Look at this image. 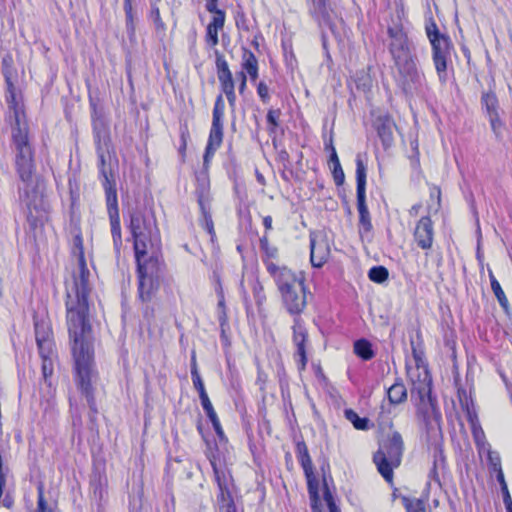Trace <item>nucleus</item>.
<instances>
[{
	"label": "nucleus",
	"instance_id": "obj_1",
	"mask_svg": "<svg viewBox=\"0 0 512 512\" xmlns=\"http://www.w3.org/2000/svg\"><path fill=\"white\" fill-rule=\"evenodd\" d=\"M74 242L78 250V271L73 274V281L66 289L67 326L75 382L86 397L89 408L96 413L93 385L98 379V373L94 361V336L89 313L90 271L86 265L81 237L76 236Z\"/></svg>",
	"mask_w": 512,
	"mask_h": 512
},
{
	"label": "nucleus",
	"instance_id": "obj_2",
	"mask_svg": "<svg viewBox=\"0 0 512 512\" xmlns=\"http://www.w3.org/2000/svg\"><path fill=\"white\" fill-rule=\"evenodd\" d=\"M12 140L16 151L17 173L23 182V187L19 189L20 198L24 199L29 209L32 206L36 208L39 196L33 181L34 152L29 140L28 125L12 127Z\"/></svg>",
	"mask_w": 512,
	"mask_h": 512
},
{
	"label": "nucleus",
	"instance_id": "obj_3",
	"mask_svg": "<svg viewBox=\"0 0 512 512\" xmlns=\"http://www.w3.org/2000/svg\"><path fill=\"white\" fill-rule=\"evenodd\" d=\"M266 270L277 286L286 311L290 315H300L307 305V289L303 275L270 261L266 262Z\"/></svg>",
	"mask_w": 512,
	"mask_h": 512
},
{
	"label": "nucleus",
	"instance_id": "obj_4",
	"mask_svg": "<svg viewBox=\"0 0 512 512\" xmlns=\"http://www.w3.org/2000/svg\"><path fill=\"white\" fill-rule=\"evenodd\" d=\"M404 443L399 432H393L391 437L380 445L373 456V461L381 476L389 483L393 481V470L401 463Z\"/></svg>",
	"mask_w": 512,
	"mask_h": 512
},
{
	"label": "nucleus",
	"instance_id": "obj_5",
	"mask_svg": "<svg viewBox=\"0 0 512 512\" xmlns=\"http://www.w3.org/2000/svg\"><path fill=\"white\" fill-rule=\"evenodd\" d=\"M129 229L134 240L135 253L148 254V246L158 234L156 221L136 210L130 214Z\"/></svg>",
	"mask_w": 512,
	"mask_h": 512
},
{
	"label": "nucleus",
	"instance_id": "obj_6",
	"mask_svg": "<svg viewBox=\"0 0 512 512\" xmlns=\"http://www.w3.org/2000/svg\"><path fill=\"white\" fill-rule=\"evenodd\" d=\"M225 112V103L223 96L219 94L216 97L213 113L212 125L209 133L208 143L203 156V164L208 166L210 159L214 156L216 150L221 146L223 141V117Z\"/></svg>",
	"mask_w": 512,
	"mask_h": 512
},
{
	"label": "nucleus",
	"instance_id": "obj_7",
	"mask_svg": "<svg viewBox=\"0 0 512 512\" xmlns=\"http://www.w3.org/2000/svg\"><path fill=\"white\" fill-rule=\"evenodd\" d=\"M356 182L359 233L363 238L364 234H368L372 231V223L370 213L366 205V166L359 156L356 158Z\"/></svg>",
	"mask_w": 512,
	"mask_h": 512
},
{
	"label": "nucleus",
	"instance_id": "obj_8",
	"mask_svg": "<svg viewBox=\"0 0 512 512\" xmlns=\"http://www.w3.org/2000/svg\"><path fill=\"white\" fill-rule=\"evenodd\" d=\"M388 35L391 39L389 51L393 57L395 65L415 58L412 55L408 37L401 27H389Z\"/></svg>",
	"mask_w": 512,
	"mask_h": 512
},
{
	"label": "nucleus",
	"instance_id": "obj_9",
	"mask_svg": "<svg viewBox=\"0 0 512 512\" xmlns=\"http://www.w3.org/2000/svg\"><path fill=\"white\" fill-rule=\"evenodd\" d=\"M403 90L406 93L417 91L423 83L424 75L417 69L415 58L406 62L397 64Z\"/></svg>",
	"mask_w": 512,
	"mask_h": 512
},
{
	"label": "nucleus",
	"instance_id": "obj_10",
	"mask_svg": "<svg viewBox=\"0 0 512 512\" xmlns=\"http://www.w3.org/2000/svg\"><path fill=\"white\" fill-rule=\"evenodd\" d=\"M309 14L320 27L327 26L334 32L336 13L331 7L330 0H307Z\"/></svg>",
	"mask_w": 512,
	"mask_h": 512
},
{
	"label": "nucleus",
	"instance_id": "obj_11",
	"mask_svg": "<svg viewBox=\"0 0 512 512\" xmlns=\"http://www.w3.org/2000/svg\"><path fill=\"white\" fill-rule=\"evenodd\" d=\"M431 46L435 69L439 76V80L444 83L447 80V60L450 57L451 53V41L449 37L442 38L441 40H437L436 42L433 41V43H431Z\"/></svg>",
	"mask_w": 512,
	"mask_h": 512
},
{
	"label": "nucleus",
	"instance_id": "obj_12",
	"mask_svg": "<svg viewBox=\"0 0 512 512\" xmlns=\"http://www.w3.org/2000/svg\"><path fill=\"white\" fill-rule=\"evenodd\" d=\"M137 277L140 279L159 280L162 272V262L158 256L147 254H136Z\"/></svg>",
	"mask_w": 512,
	"mask_h": 512
},
{
	"label": "nucleus",
	"instance_id": "obj_13",
	"mask_svg": "<svg viewBox=\"0 0 512 512\" xmlns=\"http://www.w3.org/2000/svg\"><path fill=\"white\" fill-rule=\"evenodd\" d=\"M434 226L429 216L421 217L416 223L413 238L417 246L422 250H430L434 242Z\"/></svg>",
	"mask_w": 512,
	"mask_h": 512
},
{
	"label": "nucleus",
	"instance_id": "obj_14",
	"mask_svg": "<svg viewBox=\"0 0 512 512\" xmlns=\"http://www.w3.org/2000/svg\"><path fill=\"white\" fill-rule=\"evenodd\" d=\"M330 248L328 242L323 237L310 234V261L313 267L320 268L328 260Z\"/></svg>",
	"mask_w": 512,
	"mask_h": 512
},
{
	"label": "nucleus",
	"instance_id": "obj_15",
	"mask_svg": "<svg viewBox=\"0 0 512 512\" xmlns=\"http://www.w3.org/2000/svg\"><path fill=\"white\" fill-rule=\"evenodd\" d=\"M6 83V101L8 103L9 111L12 113V117L14 118V124L12 127L27 125L22 105L17 101L15 88L9 77H6Z\"/></svg>",
	"mask_w": 512,
	"mask_h": 512
},
{
	"label": "nucleus",
	"instance_id": "obj_16",
	"mask_svg": "<svg viewBox=\"0 0 512 512\" xmlns=\"http://www.w3.org/2000/svg\"><path fill=\"white\" fill-rule=\"evenodd\" d=\"M214 54L216 58L215 64L217 69V77L220 83L221 90L223 92L234 90V79L224 55L221 54L218 50H215Z\"/></svg>",
	"mask_w": 512,
	"mask_h": 512
},
{
	"label": "nucleus",
	"instance_id": "obj_17",
	"mask_svg": "<svg viewBox=\"0 0 512 512\" xmlns=\"http://www.w3.org/2000/svg\"><path fill=\"white\" fill-rule=\"evenodd\" d=\"M104 178L103 187L106 196L107 212L109 217L119 216L118 199L115 182L110 179L108 172L102 169Z\"/></svg>",
	"mask_w": 512,
	"mask_h": 512
},
{
	"label": "nucleus",
	"instance_id": "obj_18",
	"mask_svg": "<svg viewBox=\"0 0 512 512\" xmlns=\"http://www.w3.org/2000/svg\"><path fill=\"white\" fill-rule=\"evenodd\" d=\"M307 337V331L303 327L301 321L298 318H295L293 325V342L297 347V354L300 357L301 369H304L307 364V356L305 349Z\"/></svg>",
	"mask_w": 512,
	"mask_h": 512
},
{
	"label": "nucleus",
	"instance_id": "obj_19",
	"mask_svg": "<svg viewBox=\"0 0 512 512\" xmlns=\"http://www.w3.org/2000/svg\"><path fill=\"white\" fill-rule=\"evenodd\" d=\"M296 452H297L298 459L301 463V466L304 470L305 476L307 478L309 492L311 494L312 493L316 494V491H313L314 490L313 464H312V460L309 455L308 448H307L306 444L304 442H298L296 445Z\"/></svg>",
	"mask_w": 512,
	"mask_h": 512
},
{
	"label": "nucleus",
	"instance_id": "obj_20",
	"mask_svg": "<svg viewBox=\"0 0 512 512\" xmlns=\"http://www.w3.org/2000/svg\"><path fill=\"white\" fill-rule=\"evenodd\" d=\"M93 112H92V125L94 132V141L96 145L102 144V141L105 142L108 133L107 123L103 115L97 110L96 105L94 103L91 104Z\"/></svg>",
	"mask_w": 512,
	"mask_h": 512
},
{
	"label": "nucleus",
	"instance_id": "obj_21",
	"mask_svg": "<svg viewBox=\"0 0 512 512\" xmlns=\"http://www.w3.org/2000/svg\"><path fill=\"white\" fill-rule=\"evenodd\" d=\"M158 288L159 280L138 278V298L143 303L150 302Z\"/></svg>",
	"mask_w": 512,
	"mask_h": 512
},
{
	"label": "nucleus",
	"instance_id": "obj_22",
	"mask_svg": "<svg viewBox=\"0 0 512 512\" xmlns=\"http://www.w3.org/2000/svg\"><path fill=\"white\" fill-rule=\"evenodd\" d=\"M394 122L390 118H379L377 122V132L385 148H389L393 143Z\"/></svg>",
	"mask_w": 512,
	"mask_h": 512
},
{
	"label": "nucleus",
	"instance_id": "obj_23",
	"mask_svg": "<svg viewBox=\"0 0 512 512\" xmlns=\"http://www.w3.org/2000/svg\"><path fill=\"white\" fill-rule=\"evenodd\" d=\"M458 398L461 408L465 411L469 423L478 421V415L474 406V402L470 395L464 389L458 390Z\"/></svg>",
	"mask_w": 512,
	"mask_h": 512
},
{
	"label": "nucleus",
	"instance_id": "obj_24",
	"mask_svg": "<svg viewBox=\"0 0 512 512\" xmlns=\"http://www.w3.org/2000/svg\"><path fill=\"white\" fill-rule=\"evenodd\" d=\"M387 397L391 404L396 405L407 400V389L401 380H397L387 389Z\"/></svg>",
	"mask_w": 512,
	"mask_h": 512
},
{
	"label": "nucleus",
	"instance_id": "obj_25",
	"mask_svg": "<svg viewBox=\"0 0 512 512\" xmlns=\"http://www.w3.org/2000/svg\"><path fill=\"white\" fill-rule=\"evenodd\" d=\"M489 279L491 283V289L499 302V305L503 308V310L508 313L509 311V301L500 285L498 280L495 278L491 269H488Z\"/></svg>",
	"mask_w": 512,
	"mask_h": 512
},
{
	"label": "nucleus",
	"instance_id": "obj_26",
	"mask_svg": "<svg viewBox=\"0 0 512 512\" xmlns=\"http://www.w3.org/2000/svg\"><path fill=\"white\" fill-rule=\"evenodd\" d=\"M481 104L485 108L488 117L499 115V103L494 92H484L481 97Z\"/></svg>",
	"mask_w": 512,
	"mask_h": 512
},
{
	"label": "nucleus",
	"instance_id": "obj_27",
	"mask_svg": "<svg viewBox=\"0 0 512 512\" xmlns=\"http://www.w3.org/2000/svg\"><path fill=\"white\" fill-rule=\"evenodd\" d=\"M201 405L203 407V410L205 411L207 417L209 418V420L211 421L212 423V426L215 430V433L217 434V436L219 438H223L224 437V432H223V429L221 427V424H220V421L218 419V416L212 406V403L210 401V399L206 400V401H203L201 402Z\"/></svg>",
	"mask_w": 512,
	"mask_h": 512
},
{
	"label": "nucleus",
	"instance_id": "obj_28",
	"mask_svg": "<svg viewBox=\"0 0 512 512\" xmlns=\"http://www.w3.org/2000/svg\"><path fill=\"white\" fill-rule=\"evenodd\" d=\"M198 204L200 206V209H201V212L203 215V221H204L203 226L207 230V232L213 237L215 235L214 225H213L211 214L209 212L208 201L205 199L203 193H201L198 196Z\"/></svg>",
	"mask_w": 512,
	"mask_h": 512
},
{
	"label": "nucleus",
	"instance_id": "obj_29",
	"mask_svg": "<svg viewBox=\"0 0 512 512\" xmlns=\"http://www.w3.org/2000/svg\"><path fill=\"white\" fill-rule=\"evenodd\" d=\"M243 69L248 73L251 80H256L258 77V61L256 56L248 50H245L243 56Z\"/></svg>",
	"mask_w": 512,
	"mask_h": 512
},
{
	"label": "nucleus",
	"instance_id": "obj_30",
	"mask_svg": "<svg viewBox=\"0 0 512 512\" xmlns=\"http://www.w3.org/2000/svg\"><path fill=\"white\" fill-rule=\"evenodd\" d=\"M354 352L361 359L367 361L374 357L371 343L366 339H359L354 343Z\"/></svg>",
	"mask_w": 512,
	"mask_h": 512
},
{
	"label": "nucleus",
	"instance_id": "obj_31",
	"mask_svg": "<svg viewBox=\"0 0 512 512\" xmlns=\"http://www.w3.org/2000/svg\"><path fill=\"white\" fill-rule=\"evenodd\" d=\"M424 390H426L425 394L427 396V402H428V404H427L428 407L424 411V421H425L426 425H429L430 415H432L434 417L436 422H439L441 419V414L436 408L435 399H433L431 396L430 388H427V389L424 388Z\"/></svg>",
	"mask_w": 512,
	"mask_h": 512
},
{
	"label": "nucleus",
	"instance_id": "obj_32",
	"mask_svg": "<svg viewBox=\"0 0 512 512\" xmlns=\"http://www.w3.org/2000/svg\"><path fill=\"white\" fill-rule=\"evenodd\" d=\"M211 466L213 468L215 480L220 491L219 495L230 493L225 472L217 467L215 461H211Z\"/></svg>",
	"mask_w": 512,
	"mask_h": 512
},
{
	"label": "nucleus",
	"instance_id": "obj_33",
	"mask_svg": "<svg viewBox=\"0 0 512 512\" xmlns=\"http://www.w3.org/2000/svg\"><path fill=\"white\" fill-rule=\"evenodd\" d=\"M344 413H345L346 419L349 420L356 429H358V430L368 429L369 420L367 418L359 417V415L352 409H346Z\"/></svg>",
	"mask_w": 512,
	"mask_h": 512
},
{
	"label": "nucleus",
	"instance_id": "obj_34",
	"mask_svg": "<svg viewBox=\"0 0 512 512\" xmlns=\"http://www.w3.org/2000/svg\"><path fill=\"white\" fill-rule=\"evenodd\" d=\"M494 470L497 472L496 479L500 484L503 501H506V499H512L507 483L505 481L504 473L502 471L499 459H497V463L494 464Z\"/></svg>",
	"mask_w": 512,
	"mask_h": 512
},
{
	"label": "nucleus",
	"instance_id": "obj_35",
	"mask_svg": "<svg viewBox=\"0 0 512 512\" xmlns=\"http://www.w3.org/2000/svg\"><path fill=\"white\" fill-rule=\"evenodd\" d=\"M109 219H110V224H111V234H112V238H113V243H114L115 248L118 250L122 244L120 217L114 216V217H109Z\"/></svg>",
	"mask_w": 512,
	"mask_h": 512
},
{
	"label": "nucleus",
	"instance_id": "obj_36",
	"mask_svg": "<svg viewBox=\"0 0 512 512\" xmlns=\"http://www.w3.org/2000/svg\"><path fill=\"white\" fill-rule=\"evenodd\" d=\"M389 272L384 266H374L368 272V277L375 283H383L388 279Z\"/></svg>",
	"mask_w": 512,
	"mask_h": 512
},
{
	"label": "nucleus",
	"instance_id": "obj_37",
	"mask_svg": "<svg viewBox=\"0 0 512 512\" xmlns=\"http://www.w3.org/2000/svg\"><path fill=\"white\" fill-rule=\"evenodd\" d=\"M217 500L219 512H236L231 493L219 495Z\"/></svg>",
	"mask_w": 512,
	"mask_h": 512
},
{
	"label": "nucleus",
	"instance_id": "obj_38",
	"mask_svg": "<svg viewBox=\"0 0 512 512\" xmlns=\"http://www.w3.org/2000/svg\"><path fill=\"white\" fill-rule=\"evenodd\" d=\"M38 490V499H37V509L36 512H57L55 509V505L48 504L44 497V487L40 484L37 488Z\"/></svg>",
	"mask_w": 512,
	"mask_h": 512
},
{
	"label": "nucleus",
	"instance_id": "obj_39",
	"mask_svg": "<svg viewBox=\"0 0 512 512\" xmlns=\"http://www.w3.org/2000/svg\"><path fill=\"white\" fill-rule=\"evenodd\" d=\"M51 330L45 323H35V338L37 343L52 341Z\"/></svg>",
	"mask_w": 512,
	"mask_h": 512
},
{
	"label": "nucleus",
	"instance_id": "obj_40",
	"mask_svg": "<svg viewBox=\"0 0 512 512\" xmlns=\"http://www.w3.org/2000/svg\"><path fill=\"white\" fill-rule=\"evenodd\" d=\"M425 31H426V35L430 41V44L433 43V41L436 42L437 40H441L442 38L448 37L439 32V29H438L435 21L432 18H430L429 21L426 23Z\"/></svg>",
	"mask_w": 512,
	"mask_h": 512
},
{
	"label": "nucleus",
	"instance_id": "obj_41",
	"mask_svg": "<svg viewBox=\"0 0 512 512\" xmlns=\"http://www.w3.org/2000/svg\"><path fill=\"white\" fill-rule=\"evenodd\" d=\"M124 11H125V16H126V29H127V32L130 35H133L134 32H135V24H134L135 13H134L133 8H132L131 0L124 1Z\"/></svg>",
	"mask_w": 512,
	"mask_h": 512
},
{
	"label": "nucleus",
	"instance_id": "obj_42",
	"mask_svg": "<svg viewBox=\"0 0 512 512\" xmlns=\"http://www.w3.org/2000/svg\"><path fill=\"white\" fill-rule=\"evenodd\" d=\"M260 247L262 251L265 253V258H263V263L266 266V262H273V259L277 257L278 250L276 247H272L268 243L267 237H263L260 239Z\"/></svg>",
	"mask_w": 512,
	"mask_h": 512
},
{
	"label": "nucleus",
	"instance_id": "obj_43",
	"mask_svg": "<svg viewBox=\"0 0 512 512\" xmlns=\"http://www.w3.org/2000/svg\"><path fill=\"white\" fill-rule=\"evenodd\" d=\"M402 502L407 512H426L425 504L420 499L411 500L408 497H402Z\"/></svg>",
	"mask_w": 512,
	"mask_h": 512
},
{
	"label": "nucleus",
	"instance_id": "obj_44",
	"mask_svg": "<svg viewBox=\"0 0 512 512\" xmlns=\"http://www.w3.org/2000/svg\"><path fill=\"white\" fill-rule=\"evenodd\" d=\"M281 115L280 109H270L267 112V122H268V132L269 134H274L277 127L279 126V118Z\"/></svg>",
	"mask_w": 512,
	"mask_h": 512
},
{
	"label": "nucleus",
	"instance_id": "obj_45",
	"mask_svg": "<svg viewBox=\"0 0 512 512\" xmlns=\"http://www.w3.org/2000/svg\"><path fill=\"white\" fill-rule=\"evenodd\" d=\"M471 426V432L474 438V441L477 446L483 445L485 443V434L481 427V424L478 421L469 423Z\"/></svg>",
	"mask_w": 512,
	"mask_h": 512
},
{
	"label": "nucleus",
	"instance_id": "obj_46",
	"mask_svg": "<svg viewBox=\"0 0 512 512\" xmlns=\"http://www.w3.org/2000/svg\"><path fill=\"white\" fill-rule=\"evenodd\" d=\"M218 32H219V30H217L216 28H213L209 24L207 25L205 42L207 43V45L209 47L213 48L218 45V43H219Z\"/></svg>",
	"mask_w": 512,
	"mask_h": 512
},
{
	"label": "nucleus",
	"instance_id": "obj_47",
	"mask_svg": "<svg viewBox=\"0 0 512 512\" xmlns=\"http://www.w3.org/2000/svg\"><path fill=\"white\" fill-rule=\"evenodd\" d=\"M192 382H193L194 388L199 393L200 401L203 402V401L208 400L209 397H208V394H207V392L205 390V386H204V383H203V380H202L201 376L200 375L193 376L192 377Z\"/></svg>",
	"mask_w": 512,
	"mask_h": 512
},
{
	"label": "nucleus",
	"instance_id": "obj_48",
	"mask_svg": "<svg viewBox=\"0 0 512 512\" xmlns=\"http://www.w3.org/2000/svg\"><path fill=\"white\" fill-rule=\"evenodd\" d=\"M489 118V122L491 125V129L493 133L495 134L497 139H501L502 137V129H503V122L501 121L499 115H494Z\"/></svg>",
	"mask_w": 512,
	"mask_h": 512
},
{
	"label": "nucleus",
	"instance_id": "obj_49",
	"mask_svg": "<svg viewBox=\"0 0 512 512\" xmlns=\"http://www.w3.org/2000/svg\"><path fill=\"white\" fill-rule=\"evenodd\" d=\"M37 346L42 359L51 358L53 356L52 341L37 343Z\"/></svg>",
	"mask_w": 512,
	"mask_h": 512
},
{
	"label": "nucleus",
	"instance_id": "obj_50",
	"mask_svg": "<svg viewBox=\"0 0 512 512\" xmlns=\"http://www.w3.org/2000/svg\"><path fill=\"white\" fill-rule=\"evenodd\" d=\"M334 182L337 186H341L344 183L345 175L340 163H336L331 166Z\"/></svg>",
	"mask_w": 512,
	"mask_h": 512
},
{
	"label": "nucleus",
	"instance_id": "obj_51",
	"mask_svg": "<svg viewBox=\"0 0 512 512\" xmlns=\"http://www.w3.org/2000/svg\"><path fill=\"white\" fill-rule=\"evenodd\" d=\"M213 14H214V16L212 18V21L209 23V25L220 31L223 29L224 24H225V12L219 11V12H216Z\"/></svg>",
	"mask_w": 512,
	"mask_h": 512
},
{
	"label": "nucleus",
	"instance_id": "obj_52",
	"mask_svg": "<svg viewBox=\"0 0 512 512\" xmlns=\"http://www.w3.org/2000/svg\"><path fill=\"white\" fill-rule=\"evenodd\" d=\"M430 198L436 200L435 207L429 206V211L433 210L435 213L439 211L441 207V190L439 187H432L430 190Z\"/></svg>",
	"mask_w": 512,
	"mask_h": 512
},
{
	"label": "nucleus",
	"instance_id": "obj_53",
	"mask_svg": "<svg viewBox=\"0 0 512 512\" xmlns=\"http://www.w3.org/2000/svg\"><path fill=\"white\" fill-rule=\"evenodd\" d=\"M42 373L45 380L48 379L49 376L53 373V359L45 358L42 359Z\"/></svg>",
	"mask_w": 512,
	"mask_h": 512
},
{
	"label": "nucleus",
	"instance_id": "obj_54",
	"mask_svg": "<svg viewBox=\"0 0 512 512\" xmlns=\"http://www.w3.org/2000/svg\"><path fill=\"white\" fill-rule=\"evenodd\" d=\"M324 500L328 506V509L330 512H341L339 508L336 506L332 493L329 491V489L326 487L324 491Z\"/></svg>",
	"mask_w": 512,
	"mask_h": 512
},
{
	"label": "nucleus",
	"instance_id": "obj_55",
	"mask_svg": "<svg viewBox=\"0 0 512 512\" xmlns=\"http://www.w3.org/2000/svg\"><path fill=\"white\" fill-rule=\"evenodd\" d=\"M257 93L264 103H267L270 99L269 88L264 82H259L257 86Z\"/></svg>",
	"mask_w": 512,
	"mask_h": 512
},
{
	"label": "nucleus",
	"instance_id": "obj_56",
	"mask_svg": "<svg viewBox=\"0 0 512 512\" xmlns=\"http://www.w3.org/2000/svg\"><path fill=\"white\" fill-rule=\"evenodd\" d=\"M151 14H152L153 21L155 23L156 28L163 30L165 28V25L160 17L159 9L157 7L153 8L151 11Z\"/></svg>",
	"mask_w": 512,
	"mask_h": 512
},
{
	"label": "nucleus",
	"instance_id": "obj_57",
	"mask_svg": "<svg viewBox=\"0 0 512 512\" xmlns=\"http://www.w3.org/2000/svg\"><path fill=\"white\" fill-rule=\"evenodd\" d=\"M96 149H97V154H98V158H99L100 173L102 174V169H104L105 171H107V170L105 169L106 161H105L104 152H103V150H102V144H100V145H96Z\"/></svg>",
	"mask_w": 512,
	"mask_h": 512
},
{
	"label": "nucleus",
	"instance_id": "obj_58",
	"mask_svg": "<svg viewBox=\"0 0 512 512\" xmlns=\"http://www.w3.org/2000/svg\"><path fill=\"white\" fill-rule=\"evenodd\" d=\"M226 97H227V100H228V103H229V106L232 110L235 109V105H236V94H235V89L234 90H229V91H225L223 92Z\"/></svg>",
	"mask_w": 512,
	"mask_h": 512
},
{
	"label": "nucleus",
	"instance_id": "obj_59",
	"mask_svg": "<svg viewBox=\"0 0 512 512\" xmlns=\"http://www.w3.org/2000/svg\"><path fill=\"white\" fill-rule=\"evenodd\" d=\"M217 2L218 0H207L206 2V10L210 13H216V12H219L221 11L220 9L217 8Z\"/></svg>",
	"mask_w": 512,
	"mask_h": 512
},
{
	"label": "nucleus",
	"instance_id": "obj_60",
	"mask_svg": "<svg viewBox=\"0 0 512 512\" xmlns=\"http://www.w3.org/2000/svg\"><path fill=\"white\" fill-rule=\"evenodd\" d=\"M187 137H188V133L187 132H182L181 133V145L179 147V152L180 154H182L184 156L185 154V150H186V147H187Z\"/></svg>",
	"mask_w": 512,
	"mask_h": 512
},
{
	"label": "nucleus",
	"instance_id": "obj_61",
	"mask_svg": "<svg viewBox=\"0 0 512 512\" xmlns=\"http://www.w3.org/2000/svg\"><path fill=\"white\" fill-rule=\"evenodd\" d=\"M195 375H200V374H199V371H198L195 355H192V358H191V377H193Z\"/></svg>",
	"mask_w": 512,
	"mask_h": 512
},
{
	"label": "nucleus",
	"instance_id": "obj_62",
	"mask_svg": "<svg viewBox=\"0 0 512 512\" xmlns=\"http://www.w3.org/2000/svg\"><path fill=\"white\" fill-rule=\"evenodd\" d=\"M429 477L431 479H433L435 482H437L438 484H440V479H439L437 468H436V462H434L433 468L431 469V471L429 473Z\"/></svg>",
	"mask_w": 512,
	"mask_h": 512
},
{
	"label": "nucleus",
	"instance_id": "obj_63",
	"mask_svg": "<svg viewBox=\"0 0 512 512\" xmlns=\"http://www.w3.org/2000/svg\"><path fill=\"white\" fill-rule=\"evenodd\" d=\"M330 163L331 166L335 165L336 163H340L336 150L333 146H331Z\"/></svg>",
	"mask_w": 512,
	"mask_h": 512
},
{
	"label": "nucleus",
	"instance_id": "obj_64",
	"mask_svg": "<svg viewBox=\"0 0 512 512\" xmlns=\"http://www.w3.org/2000/svg\"><path fill=\"white\" fill-rule=\"evenodd\" d=\"M263 225L266 228V230L272 229V217L271 216L264 217Z\"/></svg>",
	"mask_w": 512,
	"mask_h": 512
}]
</instances>
